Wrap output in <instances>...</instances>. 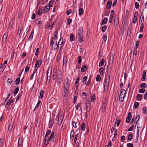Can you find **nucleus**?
<instances>
[{
	"label": "nucleus",
	"mask_w": 147,
	"mask_h": 147,
	"mask_svg": "<svg viewBox=\"0 0 147 147\" xmlns=\"http://www.w3.org/2000/svg\"><path fill=\"white\" fill-rule=\"evenodd\" d=\"M51 131L48 130L47 131L45 138V143H48L47 141L51 142H55L56 141V135H55V134L53 131H52L50 136H48L50 134Z\"/></svg>",
	"instance_id": "f257e3e1"
},
{
	"label": "nucleus",
	"mask_w": 147,
	"mask_h": 147,
	"mask_svg": "<svg viewBox=\"0 0 147 147\" xmlns=\"http://www.w3.org/2000/svg\"><path fill=\"white\" fill-rule=\"evenodd\" d=\"M53 80H55L57 79V83L58 84H60L61 83L62 81V76L61 72L59 71L57 73V71L53 73Z\"/></svg>",
	"instance_id": "f03ea898"
},
{
	"label": "nucleus",
	"mask_w": 147,
	"mask_h": 147,
	"mask_svg": "<svg viewBox=\"0 0 147 147\" xmlns=\"http://www.w3.org/2000/svg\"><path fill=\"white\" fill-rule=\"evenodd\" d=\"M69 88V86H65V84H64V89L61 93L64 102H66L68 98Z\"/></svg>",
	"instance_id": "7ed1b4c3"
},
{
	"label": "nucleus",
	"mask_w": 147,
	"mask_h": 147,
	"mask_svg": "<svg viewBox=\"0 0 147 147\" xmlns=\"http://www.w3.org/2000/svg\"><path fill=\"white\" fill-rule=\"evenodd\" d=\"M50 45L51 46V48L52 50H56L59 47V45H58L57 41H53V39H52L51 41Z\"/></svg>",
	"instance_id": "20e7f679"
},
{
	"label": "nucleus",
	"mask_w": 147,
	"mask_h": 147,
	"mask_svg": "<svg viewBox=\"0 0 147 147\" xmlns=\"http://www.w3.org/2000/svg\"><path fill=\"white\" fill-rule=\"evenodd\" d=\"M125 93L126 91L124 89H122L121 91L119 98V100L121 102H122L123 100Z\"/></svg>",
	"instance_id": "39448f33"
},
{
	"label": "nucleus",
	"mask_w": 147,
	"mask_h": 147,
	"mask_svg": "<svg viewBox=\"0 0 147 147\" xmlns=\"http://www.w3.org/2000/svg\"><path fill=\"white\" fill-rule=\"evenodd\" d=\"M63 119V116L62 115H61L59 114H58L56 119H57V123L59 125H61V124Z\"/></svg>",
	"instance_id": "423d86ee"
},
{
	"label": "nucleus",
	"mask_w": 147,
	"mask_h": 147,
	"mask_svg": "<svg viewBox=\"0 0 147 147\" xmlns=\"http://www.w3.org/2000/svg\"><path fill=\"white\" fill-rule=\"evenodd\" d=\"M119 24V16L116 15L114 19V24L116 26L118 25Z\"/></svg>",
	"instance_id": "0eeeda50"
},
{
	"label": "nucleus",
	"mask_w": 147,
	"mask_h": 147,
	"mask_svg": "<svg viewBox=\"0 0 147 147\" xmlns=\"http://www.w3.org/2000/svg\"><path fill=\"white\" fill-rule=\"evenodd\" d=\"M141 21L142 23H144V10H143L141 14L140 18L139 20L140 22Z\"/></svg>",
	"instance_id": "6e6552de"
},
{
	"label": "nucleus",
	"mask_w": 147,
	"mask_h": 147,
	"mask_svg": "<svg viewBox=\"0 0 147 147\" xmlns=\"http://www.w3.org/2000/svg\"><path fill=\"white\" fill-rule=\"evenodd\" d=\"M132 116V113L129 112L128 114L127 117L126 118V122L127 123L129 122Z\"/></svg>",
	"instance_id": "1a4fd4ad"
},
{
	"label": "nucleus",
	"mask_w": 147,
	"mask_h": 147,
	"mask_svg": "<svg viewBox=\"0 0 147 147\" xmlns=\"http://www.w3.org/2000/svg\"><path fill=\"white\" fill-rule=\"evenodd\" d=\"M23 141L22 138H20L18 140V147H22Z\"/></svg>",
	"instance_id": "9d476101"
},
{
	"label": "nucleus",
	"mask_w": 147,
	"mask_h": 147,
	"mask_svg": "<svg viewBox=\"0 0 147 147\" xmlns=\"http://www.w3.org/2000/svg\"><path fill=\"white\" fill-rule=\"evenodd\" d=\"M63 38H61L58 42L59 45V46L60 49L61 50L63 46Z\"/></svg>",
	"instance_id": "9b49d317"
},
{
	"label": "nucleus",
	"mask_w": 147,
	"mask_h": 147,
	"mask_svg": "<svg viewBox=\"0 0 147 147\" xmlns=\"http://www.w3.org/2000/svg\"><path fill=\"white\" fill-rule=\"evenodd\" d=\"M112 4V1H109L107 4L106 8L109 9L111 8Z\"/></svg>",
	"instance_id": "f8f14e48"
},
{
	"label": "nucleus",
	"mask_w": 147,
	"mask_h": 147,
	"mask_svg": "<svg viewBox=\"0 0 147 147\" xmlns=\"http://www.w3.org/2000/svg\"><path fill=\"white\" fill-rule=\"evenodd\" d=\"M8 35V33H5L4 35H3V38H2V41L3 42H5L7 38V37Z\"/></svg>",
	"instance_id": "ddd939ff"
},
{
	"label": "nucleus",
	"mask_w": 147,
	"mask_h": 147,
	"mask_svg": "<svg viewBox=\"0 0 147 147\" xmlns=\"http://www.w3.org/2000/svg\"><path fill=\"white\" fill-rule=\"evenodd\" d=\"M52 72V69L51 68H50L49 67V68L47 70V76L49 77H51V74Z\"/></svg>",
	"instance_id": "4468645a"
},
{
	"label": "nucleus",
	"mask_w": 147,
	"mask_h": 147,
	"mask_svg": "<svg viewBox=\"0 0 147 147\" xmlns=\"http://www.w3.org/2000/svg\"><path fill=\"white\" fill-rule=\"evenodd\" d=\"M107 106V104L104 102L102 103V112H104Z\"/></svg>",
	"instance_id": "2eb2a0df"
},
{
	"label": "nucleus",
	"mask_w": 147,
	"mask_h": 147,
	"mask_svg": "<svg viewBox=\"0 0 147 147\" xmlns=\"http://www.w3.org/2000/svg\"><path fill=\"white\" fill-rule=\"evenodd\" d=\"M54 122V119L52 120L51 119H50L49 122V128H51Z\"/></svg>",
	"instance_id": "dca6fc26"
},
{
	"label": "nucleus",
	"mask_w": 147,
	"mask_h": 147,
	"mask_svg": "<svg viewBox=\"0 0 147 147\" xmlns=\"http://www.w3.org/2000/svg\"><path fill=\"white\" fill-rule=\"evenodd\" d=\"M48 5H46L44 9V12L45 13L49 11L50 9V7H49Z\"/></svg>",
	"instance_id": "f3484780"
},
{
	"label": "nucleus",
	"mask_w": 147,
	"mask_h": 147,
	"mask_svg": "<svg viewBox=\"0 0 147 147\" xmlns=\"http://www.w3.org/2000/svg\"><path fill=\"white\" fill-rule=\"evenodd\" d=\"M13 127V124L12 123H10L9 124L8 127V130L9 132H11Z\"/></svg>",
	"instance_id": "a211bd4d"
},
{
	"label": "nucleus",
	"mask_w": 147,
	"mask_h": 147,
	"mask_svg": "<svg viewBox=\"0 0 147 147\" xmlns=\"http://www.w3.org/2000/svg\"><path fill=\"white\" fill-rule=\"evenodd\" d=\"M146 70H144L143 71L142 75V77L141 79L142 81H144L146 79Z\"/></svg>",
	"instance_id": "6ab92c4d"
},
{
	"label": "nucleus",
	"mask_w": 147,
	"mask_h": 147,
	"mask_svg": "<svg viewBox=\"0 0 147 147\" xmlns=\"http://www.w3.org/2000/svg\"><path fill=\"white\" fill-rule=\"evenodd\" d=\"M108 21V19L107 18H105L102 20V22L100 24L102 25L106 24Z\"/></svg>",
	"instance_id": "aec40b11"
},
{
	"label": "nucleus",
	"mask_w": 147,
	"mask_h": 147,
	"mask_svg": "<svg viewBox=\"0 0 147 147\" xmlns=\"http://www.w3.org/2000/svg\"><path fill=\"white\" fill-rule=\"evenodd\" d=\"M34 30H32V31L31 33L30 34V35L28 37V40L29 41L30 39L32 40L33 37V36L34 33Z\"/></svg>",
	"instance_id": "412c9836"
},
{
	"label": "nucleus",
	"mask_w": 147,
	"mask_h": 147,
	"mask_svg": "<svg viewBox=\"0 0 147 147\" xmlns=\"http://www.w3.org/2000/svg\"><path fill=\"white\" fill-rule=\"evenodd\" d=\"M105 61V59H102L101 60L100 62V63L99 64V67L102 66L104 64Z\"/></svg>",
	"instance_id": "4be33fe9"
},
{
	"label": "nucleus",
	"mask_w": 147,
	"mask_h": 147,
	"mask_svg": "<svg viewBox=\"0 0 147 147\" xmlns=\"http://www.w3.org/2000/svg\"><path fill=\"white\" fill-rule=\"evenodd\" d=\"M74 130L72 129L70 133V138H73V139H72V140H73L74 139Z\"/></svg>",
	"instance_id": "5701e85b"
},
{
	"label": "nucleus",
	"mask_w": 147,
	"mask_h": 147,
	"mask_svg": "<svg viewBox=\"0 0 147 147\" xmlns=\"http://www.w3.org/2000/svg\"><path fill=\"white\" fill-rule=\"evenodd\" d=\"M42 63V60L41 59H40L39 60H38L36 61V64L38 65V67H37V68H38L40 66V65L41 63Z\"/></svg>",
	"instance_id": "b1692460"
},
{
	"label": "nucleus",
	"mask_w": 147,
	"mask_h": 147,
	"mask_svg": "<svg viewBox=\"0 0 147 147\" xmlns=\"http://www.w3.org/2000/svg\"><path fill=\"white\" fill-rule=\"evenodd\" d=\"M84 12L83 9L81 8H80L79 9V14L80 16H81Z\"/></svg>",
	"instance_id": "393cba45"
},
{
	"label": "nucleus",
	"mask_w": 147,
	"mask_h": 147,
	"mask_svg": "<svg viewBox=\"0 0 147 147\" xmlns=\"http://www.w3.org/2000/svg\"><path fill=\"white\" fill-rule=\"evenodd\" d=\"M110 79V75L107 74L105 80V82L109 83Z\"/></svg>",
	"instance_id": "a878e982"
},
{
	"label": "nucleus",
	"mask_w": 147,
	"mask_h": 147,
	"mask_svg": "<svg viewBox=\"0 0 147 147\" xmlns=\"http://www.w3.org/2000/svg\"><path fill=\"white\" fill-rule=\"evenodd\" d=\"M44 94V91L43 90H41L40 91L39 93V98L42 99L43 98Z\"/></svg>",
	"instance_id": "bb28decb"
},
{
	"label": "nucleus",
	"mask_w": 147,
	"mask_h": 147,
	"mask_svg": "<svg viewBox=\"0 0 147 147\" xmlns=\"http://www.w3.org/2000/svg\"><path fill=\"white\" fill-rule=\"evenodd\" d=\"M91 105H86V111L88 112H90V110Z\"/></svg>",
	"instance_id": "cd10ccee"
},
{
	"label": "nucleus",
	"mask_w": 147,
	"mask_h": 147,
	"mask_svg": "<svg viewBox=\"0 0 147 147\" xmlns=\"http://www.w3.org/2000/svg\"><path fill=\"white\" fill-rule=\"evenodd\" d=\"M21 26H19L18 27L17 34L18 35H20L21 34V30L22 29Z\"/></svg>",
	"instance_id": "c85d7f7f"
},
{
	"label": "nucleus",
	"mask_w": 147,
	"mask_h": 147,
	"mask_svg": "<svg viewBox=\"0 0 147 147\" xmlns=\"http://www.w3.org/2000/svg\"><path fill=\"white\" fill-rule=\"evenodd\" d=\"M86 128V125L84 123H82L81 127V130L82 131H84L85 130Z\"/></svg>",
	"instance_id": "c756f323"
},
{
	"label": "nucleus",
	"mask_w": 147,
	"mask_h": 147,
	"mask_svg": "<svg viewBox=\"0 0 147 147\" xmlns=\"http://www.w3.org/2000/svg\"><path fill=\"white\" fill-rule=\"evenodd\" d=\"M54 1L55 0H51L49 2V6H48L49 7H52L53 4V3L54 2Z\"/></svg>",
	"instance_id": "7c9ffc66"
},
{
	"label": "nucleus",
	"mask_w": 147,
	"mask_h": 147,
	"mask_svg": "<svg viewBox=\"0 0 147 147\" xmlns=\"http://www.w3.org/2000/svg\"><path fill=\"white\" fill-rule=\"evenodd\" d=\"M65 86H69V85L70 84L69 81L68 79L67 78L65 79Z\"/></svg>",
	"instance_id": "2f4dec72"
},
{
	"label": "nucleus",
	"mask_w": 147,
	"mask_h": 147,
	"mask_svg": "<svg viewBox=\"0 0 147 147\" xmlns=\"http://www.w3.org/2000/svg\"><path fill=\"white\" fill-rule=\"evenodd\" d=\"M144 24L143 23H142L141 24V26L140 27V32H143V29L144 28Z\"/></svg>",
	"instance_id": "473e14b6"
},
{
	"label": "nucleus",
	"mask_w": 147,
	"mask_h": 147,
	"mask_svg": "<svg viewBox=\"0 0 147 147\" xmlns=\"http://www.w3.org/2000/svg\"><path fill=\"white\" fill-rule=\"evenodd\" d=\"M103 69H104L103 67H100L99 70V72L100 73L101 76H102L103 74Z\"/></svg>",
	"instance_id": "72a5a7b5"
},
{
	"label": "nucleus",
	"mask_w": 147,
	"mask_h": 147,
	"mask_svg": "<svg viewBox=\"0 0 147 147\" xmlns=\"http://www.w3.org/2000/svg\"><path fill=\"white\" fill-rule=\"evenodd\" d=\"M140 87L141 88H146L147 87V84L145 83H143L141 84Z\"/></svg>",
	"instance_id": "f704fd0d"
},
{
	"label": "nucleus",
	"mask_w": 147,
	"mask_h": 147,
	"mask_svg": "<svg viewBox=\"0 0 147 147\" xmlns=\"http://www.w3.org/2000/svg\"><path fill=\"white\" fill-rule=\"evenodd\" d=\"M19 90V88L18 87H16L14 91L13 92L14 93V96H15L16 94H17Z\"/></svg>",
	"instance_id": "c9c22d12"
},
{
	"label": "nucleus",
	"mask_w": 147,
	"mask_h": 147,
	"mask_svg": "<svg viewBox=\"0 0 147 147\" xmlns=\"http://www.w3.org/2000/svg\"><path fill=\"white\" fill-rule=\"evenodd\" d=\"M77 33H83V29L82 27H79L78 28Z\"/></svg>",
	"instance_id": "e433bc0d"
},
{
	"label": "nucleus",
	"mask_w": 147,
	"mask_h": 147,
	"mask_svg": "<svg viewBox=\"0 0 147 147\" xmlns=\"http://www.w3.org/2000/svg\"><path fill=\"white\" fill-rule=\"evenodd\" d=\"M74 35L72 34H71L70 35V40L71 41H73L74 40Z\"/></svg>",
	"instance_id": "4c0bfd02"
},
{
	"label": "nucleus",
	"mask_w": 147,
	"mask_h": 147,
	"mask_svg": "<svg viewBox=\"0 0 147 147\" xmlns=\"http://www.w3.org/2000/svg\"><path fill=\"white\" fill-rule=\"evenodd\" d=\"M84 69H87V67H86V65H83L81 68V71L82 72H84L85 71V70Z\"/></svg>",
	"instance_id": "58836bf2"
},
{
	"label": "nucleus",
	"mask_w": 147,
	"mask_h": 147,
	"mask_svg": "<svg viewBox=\"0 0 147 147\" xmlns=\"http://www.w3.org/2000/svg\"><path fill=\"white\" fill-rule=\"evenodd\" d=\"M137 136H136V137L137 140V141L138 140V139L139 135V127L138 126H137Z\"/></svg>",
	"instance_id": "ea45409f"
},
{
	"label": "nucleus",
	"mask_w": 147,
	"mask_h": 147,
	"mask_svg": "<svg viewBox=\"0 0 147 147\" xmlns=\"http://www.w3.org/2000/svg\"><path fill=\"white\" fill-rule=\"evenodd\" d=\"M37 69H36L34 71V72H33L32 75L30 76V80H31L33 79L34 75L35 74V73H36V71H37Z\"/></svg>",
	"instance_id": "a19ab883"
},
{
	"label": "nucleus",
	"mask_w": 147,
	"mask_h": 147,
	"mask_svg": "<svg viewBox=\"0 0 147 147\" xmlns=\"http://www.w3.org/2000/svg\"><path fill=\"white\" fill-rule=\"evenodd\" d=\"M87 79V76H84L82 80V83L83 84H84L86 83V80Z\"/></svg>",
	"instance_id": "79ce46f5"
},
{
	"label": "nucleus",
	"mask_w": 147,
	"mask_h": 147,
	"mask_svg": "<svg viewBox=\"0 0 147 147\" xmlns=\"http://www.w3.org/2000/svg\"><path fill=\"white\" fill-rule=\"evenodd\" d=\"M142 97V96L141 94H138L136 96L137 99L139 101H140L141 100Z\"/></svg>",
	"instance_id": "37998d69"
},
{
	"label": "nucleus",
	"mask_w": 147,
	"mask_h": 147,
	"mask_svg": "<svg viewBox=\"0 0 147 147\" xmlns=\"http://www.w3.org/2000/svg\"><path fill=\"white\" fill-rule=\"evenodd\" d=\"M107 26L106 25L103 26L101 30L102 32H105L107 29Z\"/></svg>",
	"instance_id": "c03bdc74"
},
{
	"label": "nucleus",
	"mask_w": 147,
	"mask_h": 147,
	"mask_svg": "<svg viewBox=\"0 0 147 147\" xmlns=\"http://www.w3.org/2000/svg\"><path fill=\"white\" fill-rule=\"evenodd\" d=\"M101 79V78L100 75H98L96 77V81H100Z\"/></svg>",
	"instance_id": "a18cd8bd"
},
{
	"label": "nucleus",
	"mask_w": 147,
	"mask_h": 147,
	"mask_svg": "<svg viewBox=\"0 0 147 147\" xmlns=\"http://www.w3.org/2000/svg\"><path fill=\"white\" fill-rule=\"evenodd\" d=\"M35 23L36 24H41V20L40 19H37L35 20Z\"/></svg>",
	"instance_id": "49530a36"
},
{
	"label": "nucleus",
	"mask_w": 147,
	"mask_h": 147,
	"mask_svg": "<svg viewBox=\"0 0 147 147\" xmlns=\"http://www.w3.org/2000/svg\"><path fill=\"white\" fill-rule=\"evenodd\" d=\"M145 91V90L144 88H142L139 90V92L140 93H142L144 92Z\"/></svg>",
	"instance_id": "de8ad7c7"
},
{
	"label": "nucleus",
	"mask_w": 147,
	"mask_h": 147,
	"mask_svg": "<svg viewBox=\"0 0 147 147\" xmlns=\"http://www.w3.org/2000/svg\"><path fill=\"white\" fill-rule=\"evenodd\" d=\"M139 103L138 102H136L135 103L134 106L135 109H137L139 105Z\"/></svg>",
	"instance_id": "09e8293b"
},
{
	"label": "nucleus",
	"mask_w": 147,
	"mask_h": 147,
	"mask_svg": "<svg viewBox=\"0 0 147 147\" xmlns=\"http://www.w3.org/2000/svg\"><path fill=\"white\" fill-rule=\"evenodd\" d=\"M20 81V79L19 78H17L16 79L15 82H16V85H18L19 84V82Z\"/></svg>",
	"instance_id": "8fccbe9b"
},
{
	"label": "nucleus",
	"mask_w": 147,
	"mask_h": 147,
	"mask_svg": "<svg viewBox=\"0 0 147 147\" xmlns=\"http://www.w3.org/2000/svg\"><path fill=\"white\" fill-rule=\"evenodd\" d=\"M113 16H110V19L109 21V22L110 23H111L112 22V21L113 19Z\"/></svg>",
	"instance_id": "3c124183"
},
{
	"label": "nucleus",
	"mask_w": 147,
	"mask_h": 147,
	"mask_svg": "<svg viewBox=\"0 0 147 147\" xmlns=\"http://www.w3.org/2000/svg\"><path fill=\"white\" fill-rule=\"evenodd\" d=\"M3 142V138L0 139V147H2Z\"/></svg>",
	"instance_id": "603ef678"
},
{
	"label": "nucleus",
	"mask_w": 147,
	"mask_h": 147,
	"mask_svg": "<svg viewBox=\"0 0 147 147\" xmlns=\"http://www.w3.org/2000/svg\"><path fill=\"white\" fill-rule=\"evenodd\" d=\"M102 38L103 39V40L105 42L106 41L107 39V35L106 34H104L103 35V36L102 37Z\"/></svg>",
	"instance_id": "864d4df0"
},
{
	"label": "nucleus",
	"mask_w": 147,
	"mask_h": 147,
	"mask_svg": "<svg viewBox=\"0 0 147 147\" xmlns=\"http://www.w3.org/2000/svg\"><path fill=\"white\" fill-rule=\"evenodd\" d=\"M78 38L79 41L80 43H82V42L83 41V38L82 36L79 37V38Z\"/></svg>",
	"instance_id": "5fc2aeb1"
},
{
	"label": "nucleus",
	"mask_w": 147,
	"mask_h": 147,
	"mask_svg": "<svg viewBox=\"0 0 147 147\" xmlns=\"http://www.w3.org/2000/svg\"><path fill=\"white\" fill-rule=\"evenodd\" d=\"M83 34V33H77L76 37L77 38H79V37L82 36Z\"/></svg>",
	"instance_id": "6e6d98bb"
},
{
	"label": "nucleus",
	"mask_w": 147,
	"mask_h": 147,
	"mask_svg": "<svg viewBox=\"0 0 147 147\" xmlns=\"http://www.w3.org/2000/svg\"><path fill=\"white\" fill-rule=\"evenodd\" d=\"M72 21V19L70 18H68L67 20V24L69 25L71 23Z\"/></svg>",
	"instance_id": "4d7b16f0"
},
{
	"label": "nucleus",
	"mask_w": 147,
	"mask_h": 147,
	"mask_svg": "<svg viewBox=\"0 0 147 147\" xmlns=\"http://www.w3.org/2000/svg\"><path fill=\"white\" fill-rule=\"evenodd\" d=\"M133 136V135L132 134H130L128 136V139L129 140H131Z\"/></svg>",
	"instance_id": "13d9d810"
},
{
	"label": "nucleus",
	"mask_w": 147,
	"mask_h": 147,
	"mask_svg": "<svg viewBox=\"0 0 147 147\" xmlns=\"http://www.w3.org/2000/svg\"><path fill=\"white\" fill-rule=\"evenodd\" d=\"M82 57L81 56H79L78 57V63L80 64L81 63Z\"/></svg>",
	"instance_id": "bf43d9fd"
},
{
	"label": "nucleus",
	"mask_w": 147,
	"mask_h": 147,
	"mask_svg": "<svg viewBox=\"0 0 147 147\" xmlns=\"http://www.w3.org/2000/svg\"><path fill=\"white\" fill-rule=\"evenodd\" d=\"M72 125L73 127H74L75 128H76L77 127V126L76 125V122L73 121L72 122Z\"/></svg>",
	"instance_id": "052dcab7"
},
{
	"label": "nucleus",
	"mask_w": 147,
	"mask_h": 147,
	"mask_svg": "<svg viewBox=\"0 0 147 147\" xmlns=\"http://www.w3.org/2000/svg\"><path fill=\"white\" fill-rule=\"evenodd\" d=\"M114 57V56L113 55V54H112V55H111L110 56V61L111 62H112H112L113 60Z\"/></svg>",
	"instance_id": "680f3d73"
},
{
	"label": "nucleus",
	"mask_w": 147,
	"mask_h": 147,
	"mask_svg": "<svg viewBox=\"0 0 147 147\" xmlns=\"http://www.w3.org/2000/svg\"><path fill=\"white\" fill-rule=\"evenodd\" d=\"M8 84H9V85H10L11 84V83L12 82V80L11 79H8L7 81Z\"/></svg>",
	"instance_id": "e2e57ef3"
},
{
	"label": "nucleus",
	"mask_w": 147,
	"mask_h": 147,
	"mask_svg": "<svg viewBox=\"0 0 147 147\" xmlns=\"http://www.w3.org/2000/svg\"><path fill=\"white\" fill-rule=\"evenodd\" d=\"M86 105H91V102L88 100H86Z\"/></svg>",
	"instance_id": "0e129e2a"
},
{
	"label": "nucleus",
	"mask_w": 147,
	"mask_h": 147,
	"mask_svg": "<svg viewBox=\"0 0 147 147\" xmlns=\"http://www.w3.org/2000/svg\"><path fill=\"white\" fill-rule=\"evenodd\" d=\"M135 7L136 9H138L139 7V4L137 2H136L135 3Z\"/></svg>",
	"instance_id": "69168bd1"
},
{
	"label": "nucleus",
	"mask_w": 147,
	"mask_h": 147,
	"mask_svg": "<svg viewBox=\"0 0 147 147\" xmlns=\"http://www.w3.org/2000/svg\"><path fill=\"white\" fill-rule=\"evenodd\" d=\"M42 9H39L38 10V14L39 16H40L41 15L42 13Z\"/></svg>",
	"instance_id": "338daca9"
},
{
	"label": "nucleus",
	"mask_w": 147,
	"mask_h": 147,
	"mask_svg": "<svg viewBox=\"0 0 147 147\" xmlns=\"http://www.w3.org/2000/svg\"><path fill=\"white\" fill-rule=\"evenodd\" d=\"M144 99L147 100V92H146L144 94Z\"/></svg>",
	"instance_id": "774afa93"
}]
</instances>
